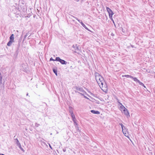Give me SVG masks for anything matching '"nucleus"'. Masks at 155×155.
Segmentation results:
<instances>
[{
  "mask_svg": "<svg viewBox=\"0 0 155 155\" xmlns=\"http://www.w3.org/2000/svg\"><path fill=\"white\" fill-rule=\"evenodd\" d=\"M143 87H144L145 88H146V87L144 85H144L143 86H142Z\"/></svg>",
  "mask_w": 155,
  "mask_h": 155,
  "instance_id": "obj_46",
  "label": "nucleus"
},
{
  "mask_svg": "<svg viewBox=\"0 0 155 155\" xmlns=\"http://www.w3.org/2000/svg\"><path fill=\"white\" fill-rule=\"evenodd\" d=\"M22 67L23 68V66H22ZM23 69L24 70H25L26 69V68H23Z\"/></svg>",
  "mask_w": 155,
  "mask_h": 155,
  "instance_id": "obj_45",
  "label": "nucleus"
},
{
  "mask_svg": "<svg viewBox=\"0 0 155 155\" xmlns=\"http://www.w3.org/2000/svg\"><path fill=\"white\" fill-rule=\"evenodd\" d=\"M81 25L83 27H84L85 29L88 31H89L91 32V31L84 24V23L82 21H81V22L80 23Z\"/></svg>",
  "mask_w": 155,
  "mask_h": 155,
  "instance_id": "obj_9",
  "label": "nucleus"
},
{
  "mask_svg": "<svg viewBox=\"0 0 155 155\" xmlns=\"http://www.w3.org/2000/svg\"><path fill=\"white\" fill-rule=\"evenodd\" d=\"M22 36H21L18 40V43H21V42L22 41Z\"/></svg>",
  "mask_w": 155,
  "mask_h": 155,
  "instance_id": "obj_28",
  "label": "nucleus"
},
{
  "mask_svg": "<svg viewBox=\"0 0 155 155\" xmlns=\"http://www.w3.org/2000/svg\"><path fill=\"white\" fill-rule=\"evenodd\" d=\"M121 31H122L124 33V34L126 33V31H125V29H124L123 28H122Z\"/></svg>",
  "mask_w": 155,
  "mask_h": 155,
  "instance_id": "obj_32",
  "label": "nucleus"
},
{
  "mask_svg": "<svg viewBox=\"0 0 155 155\" xmlns=\"http://www.w3.org/2000/svg\"><path fill=\"white\" fill-rule=\"evenodd\" d=\"M49 147L50 148H51V149H52V147H51V146L50 144H49Z\"/></svg>",
  "mask_w": 155,
  "mask_h": 155,
  "instance_id": "obj_44",
  "label": "nucleus"
},
{
  "mask_svg": "<svg viewBox=\"0 0 155 155\" xmlns=\"http://www.w3.org/2000/svg\"><path fill=\"white\" fill-rule=\"evenodd\" d=\"M84 98H85V99H89V98H88L87 97H86V96H85V95H84Z\"/></svg>",
  "mask_w": 155,
  "mask_h": 155,
  "instance_id": "obj_42",
  "label": "nucleus"
},
{
  "mask_svg": "<svg viewBox=\"0 0 155 155\" xmlns=\"http://www.w3.org/2000/svg\"><path fill=\"white\" fill-rule=\"evenodd\" d=\"M91 96H93V97H95V94H93V93H91V94H90Z\"/></svg>",
  "mask_w": 155,
  "mask_h": 155,
  "instance_id": "obj_38",
  "label": "nucleus"
},
{
  "mask_svg": "<svg viewBox=\"0 0 155 155\" xmlns=\"http://www.w3.org/2000/svg\"><path fill=\"white\" fill-rule=\"evenodd\" d=\"M19 50H16V51L15 52L13 56V58L14 59H16L17 58L18 55L19 53Z\"/></svg>",
  "mask_w": 155,
  "mask_h": 155,
  "instance_id": "obj_7",
  "label": "nucleus"
},
{
  "mask_svg": "<svg viewBox=\"0 0 155 155\" xmlns=\"http://www.w3.org/2000/svg\"><path fill=\"white\" fill-rule=\"evenodd\" d=\"M63 150L64 152H65L66 151V149L65 148H64L63 149Z\"/></svg>",
  "mask_w": 155,
  "mask_h": 155,
  "instance_id": "obj_43",
  "label": "nucleus"
},
{
  "mask_svg": "<svg viewBox=\"0 0 155 155\" xmlns=\"http://www.w3.org/2000/svg\"><path fill=\"white\" fill-rule=\"evenodd\" d=\"M122 130L123 131V132H127V134H128V129L127 128H126L125 127L123 128V129H122Z\"/></svg>",
  "mask_w": 155,
  "mask_h": 155,
  "instance_id": "obj_15",
  "label": "nucleus"
},
{
  "mask_svg": "<svg viewBox=\"0 0 155 155\" xmlns=\"http://www.w3.org/2000/svg\"><path fill=\"white\" fill-rule=\"evenodd\" d=\"M110 35L111 36H114V34L112 32L111 33V34H110Z\"/></svg>",
  "mask_w": 155,
  "mask_h": 155,
  "instance_id": "obj_40",
  "label": "nucleus"
},
{
  "mask_svg": "<svg viewBox=\"0 0 155 155\" xmlns=\"http://www.w3.org/2000/svg\"><path fill=\"white\" fill-rule=\"evenodd\" d=\"M122 112L126 116L127 118H129V117H130L129 113L128 110L126 108L124 109V110H123V111H122Z\"/></svg>",
  "mask_w": 155,
  "mask_h": 155,
  "instance_id": "obj_5",
  "label": "nucleus"
},
{
  "mask_svg": "<svg viewBox=\"0 0 155 155\" xmlns=\"http://www.w3.org/2000/svg\"><path fill=\"white\" fill-rule=\"evenodd\" d=\"M73 88L74 89H75L76 90L78 91H79L83 93H84L85 94H86L87 95H88L87 94L86 92L83 89V87H79L77 86H74L73 87Z\"/></svg>",
  "mask_w": 155,
  "mask_h": 155,
  "instance_id": "obj_3",
  "label": "nucleus"
},
{
  "mask_svg": "<svg viewBox=\"0 0 155 155\" xmlns=\"http://www.w3.org/2000/svg\"><path fill=\"white\" fill-rule=\"evenodd\" d=\"M71 116L72 120L73 119H76L75 116L74 114H71Z\"/></svg>",
  "mask_w": 155,
  "mask_h": 155,
  "instance_id": "obj_23",
  "label": "nucleus"
},
{
  "mask_svg": "<svg viewBox=\"0 0 155 155\" xmlns=\"http://www.w3.org/2000/svg\"><path fill=\"white\" fill-rule=\"evenodd\" d=\"M122 77H126V78H133V76H131V75H122Z\"/></svg>",
  "mask_w": 155,
  "mask_h": 155,
  "instance_id": "obj_16",
  "label": "nucleus"
},
{
  "mask_svg": "<svg viewBox=\"0 0 155 155\" xmlns=\"http://www.w3.org/2000/svg\"><path fill=\"white\" fill-rule=\"evenodd\" d=\"M73 108L71 106H70L69 107V113L71 114H74L73 112Z\"/></svg>",
  "mask_w": 155,
  "mask_h": 155,
  "instance_id": "obj_14",
  "label": "nucleus"
},
{
  "mask_svg": "<svg viewBox=\"0 0 155 155\" xmlns=\"http://www.w3.org/2000/svg\"><path fill=\"white\" fill-rule=\"evenodd\" d=\"M73 122H74H74H76V121H77V120L76 119H73L72 120Z\"/></svg>",
  "mask_w": 155,
  "mask_h": 155,
  "instance_id": "obj_41",
  "label": "nucleus"
},
{
  "mask_svg": "<svg viewBox=\"0 0 155 155\" xmlns=\"http://www.w3.org/2000/svg\"><path fill=\"white\" fill-rule=\"evenodd\" d=\"M18 146L21 151H23L24 152L25 151V150L23 149L21 147V144H19V145H18Z\"/></svg>",
  "mask_w": 155,
  "mask_h": 155,
  "instance_id": "obj_19",
  "label": "nucleus"
},
{
  "mask_svg": "<svg viewBox=\"0 0 155 155\" xmlns=\"http://www.w3.org/2000/svg\"><path fill=\"white\" fill-rule=\"evenodd\" d=\"M35 124V126L36 127H38L40 125V124H38L37 123H36Z\"/></svg>",
  "mask_w": 155,
  "mask_h": 155,
  "instance_id": "obj_33",
  "label": "nucleus"
},
{
  "mask_svg": "<svg viewBox=\"0 0 155 155\" xmlns=\"http://www.w3.org/2000/svg\"><path fill=\"white\" fill-rule=\"evenodd\" d=\"M31 35V34L30 35H29V36L28 37V38H29L30 36V35Z\"/></svg>",
  "mask_w": 155,
  "mask_h": 155,
  "instance_id": "obj_51",
  "label": "nucleus"
},
{
  "mask_svg": "<svg viewBox=\"0 0 155 155\" xmlns=\"http://www.w3.org/2000/svg\"><path fill=\"white\" fill-rule=\"evenodd\" d=\"M74 18L75 19H76L80 23L81 22V21H82V20H81L79 19H78V18L74 17Z\"/></svg>",
  "mask_w": 155,
  "mask_h": 155,
  "instance_id": "obj_34",
  "label": "nucleus"
},
{
  "mask_svg": "<svg viewBox=\"0 0 155 155\" xmlns=\"http://www.w3.org/2000/svg\"><path fill=\"white\" fill-rule=\"evenodd\" d=\"M72 47L74 48V50H75V51H74V52L76 53L77 51H76L77 50H79L78 47L77 46V44H76L75 45H73L72 46Z\"/></svg>",
  "mask_w": 155,
  "mask_h": 155,
  "instance_id": "obj_12",
  "label": "nucleus"
},
{
  "mask_svg": "<svg viewBox=\"0 0 155 155\" xmlns=\"http://www.w3.org/2000/svg\"><path fill=\"white\" fill-rule=\"evenodd\" d=\"M94 76L95 77V79L97 82V81L99 80L100 79V77H101V75L100 74L97 72H95L94 73Z\"/></svg>",
  "mask_w": 155,
  "mask_h": 155,
  "instance_id": "obj_6",
  "label": "nucleus"
},
{
  "mask_svg": "<svg viewBox=\"0 0 155 155\" xmlns=\"http://www.w3.org/2000/svg\"><path fill=\"white\" fill-rule=\"evenodd\" d=\"M74 18L75 19H76L80 23L81 22V21H82V20H81L79 19H78V18L74 17Z\"/></svg>",
  "mask_w": 155,
  "mask_h": 155,
  "instance_id": "obj_35",
  "label": "nucleus"
},
{
  "mask_svg": "<svg viewBox=\"0 0 155 155\" xmlns=\"http://www.w3.org/2000/svg\"><path fill=\"white\" fill-rule=\"evenodd\" d=\"M93 114H100V112L98 111H96L94 110H91L90 111Z\"/></svg>",
  "mask_w": 155,
  "mask_h": 155,
  "instance_id": "obj_11",
  "label": "nucleus"
},
{
  "mask_svg": "<svg viewBox=\"0 0 155 155\" xmlns=\"http://www.w3.org/2000/svg\"><path fill=\"white\" fill-rule=\"evenodd\" d=\"M50 135H52V133L50 134Z\"/></svg>",
  "mask_w": 155,
  "mask_h": 155,
  "instance_id": "obj_52",
  "label": "nucleus"
},
{
  "mask_svg": "<svg viewBox=\"0 0 155 155\" xmlns=\"http://www.w3.org/2000/svg\"><path fill=\"white\" fill-rule=\"evenodd\" d=\"M0 155H5L3 154H2V153H0Z\"/></svg>",
  "mask_w": 155,
  "mask_h": 155,
  "instance_id": "obj_48",
  "label": "nucleus"
},
{
  "mask_svg": "<svg viewBox=\"0 0 155 155\" xmlns=\"http://www.w3.org/2000/svg\"><path fill=\"white\" fill-rule=\"evenodd\" d=\"M20 45H21V43H18V45H17V50H19V48L20 46Z\"/></svg>",
  "mask_w": 155,
  "mask_h": 155,
  "instance_id": "obj_24",
  "label": "nucleus"
},
{
  "mask_svg": "<svg viewBox=\"0 0 155 155\" xmlns=\"http://www.w3.org/2000/svg\"><path fill=\"white\" fill-rule=\"evenodd\" d=\"M106 9L107 11L109 14V16L110 18L113 21V22L114 24H115L114 21L113 20L112 18V15L114 14V13L109 8L107 7ZM114 25H115V24H114Z\"/></svg>",
  "mask_w": 155,
  "mask_h": 155,
  "instance_id": "obj_1",
  "label": "nucleus"
},
{
  "mask_svg": "<svg viewBox=\"0 0 155 155\" xmlns=\"http://www.w3.org/2000/svg\"><path fill=\"white\" fill-rule=\"evenodd\" d=\"M10 40L14 42V35L13 34H12L9 37Z\"/></svg>",
  "mask_w": 155,
  "mask_h": 155,
  "instance_id": "obj_13",
  "label": "nucleus"
},
{
  "mask_svg": "<svg viewBox=\"0 0 155 155\" xmlns=\"http://www.w3.org/2000/svg\"><path fill=\"white\" fill-rule=\"evenodd\" d=\"M131 78L133 79L134 80V81H136L137 82L139 81L136 78H134V77H133V78Z\"/></svg>",
  "mask_w": 155,
  "mask_h": 155,
  "instance_id": "obj_20",
  "label": "nucleus"
},
{
  "mask_svg": "<svg viewBox=\"0 0 155 155\" xmlns=\"http://www.w3.org/2000/svg\"><path fill=\"white\" fill-rule=\"evenodd\" d=\"M100 77V79H99V80L97 81V83L98 84L99 86L101 87V85H100V84H101L102 85V87H103V85L104 84L103 83L104 82V83L106 84L105 85V86L106 85L107 86L106 82L104 81V78L101 76Z\"/></svg>",
  "mask_w": 155,
  "mask_h": 155,
  "instance_id": "obj_2",
  "label": "nucleus"
},
{
  "mask_svg": "<svg viewBox=\"0 0 155 155\" xmlns=\"http://www.w3.org/2000/svg\"><path fill=\"white\" fill-rule=\"evenodd\" d=\"M123 133L124 134V135H125V136H126V137H128V135H127L128 134H127V132H124V133Z\"/></svg>",
  "mask_w": 155,
  "mask_h": 155,
  "instance_id": "obj_36",
  "label": "nucleus"
},
{
  "mask_svg": "<svg viewBox=\"0 0 155 155\" xmlns=\"http://www.w3.org/2000/svg\"><path fill=\"white\" fill-rule=\"evenodd\" d=\"M56 61L59 62L62 64H66L67 62L65 60L62 59L60 58L59 57H56Z\"/></svg>",
  "mask_w": 155,
  "mask_h": 155,
  "instance_id": "obj_4",
  "label": "nucleus"
},
{
  "mask_svg": "<svg viewBox=\"0 0 155 155\" xmlns=\"http://www.w3.org/2000/svg\"><path fill=\"white\" fill-rule=\"evenodd\" d=\"M70 68L71 69H73V67H72V66H71L70 67Z\"/></svg>",
  "mask_w": 155,
  "mask_h": 155,
  "instance_id": "obj_47",
  "label": "nucleus"
},
{
  "mask_svg": "<svg viewBox=\"0 0 155 155\" xmlns=\"http://www.w3.org/2000/svg\"><path fill=\"white\" fill-rule=\"evenodd\" d=\"M75 93H78L79 94H80L81 95H82V96H83L84 95V93H83H83H80V92H78V91H75Z\"/></svg>",
  "mask_w": 155,
  "mask_h": 155,
  "instance_id": "obj_26",
  "label": "nucleus"
},
{
  "mask_svg": "<svg viewBox=\"0 0 155 155\" xmlns=\"http://www.w3.org/2000/svg\"><path fill=\"white\" fill-rule=\"evenodd\" d=\"M75 128L77 130V131H78L79 132H81V131L79 129V127H78L77 126H75Z\"/></svg>",
  "mask_w": 155,
  "mask_h": 155,
  "instance_id": "obj_22",
  "label": "nucleus"
},
{
  "mask_svg": "<svg viewBox=\"0 0 155 155\" xmlns=\"http://www.w3.org/2000/svg\"><path fill=\"white\" fill-rule=\"evenodd\" d=\"M138 83L140 85H141V86H143L144 85V84L143 83L141 82L140 81H138Z\"/></svg>",
  "mask_w": 155,
  "mask_h": 155,
  "instance_id": "obj_27",
  "label": "nucleus"
},
{
  "mask_svg": "<svg viewBox=\"0 0 155 155\" xmlns=\"http://www.w3.org/2000/svg\"><path fill=\"white\" fill-rule=\"evenodd\" d=\"M72 19V20L73 21H74L75 20H74L73 19Z\"/></svg>",
  "mask_w": 155,
  "mask_h": 155,
  "instance_id": "obj_50",
  "label": "nucleus"
},
{
  "mask_svg": "<svg viewBox=\"0 0 155 155\" xmlns=\"http://www.w3.org/2000/svg\"><path fill=\"white\" fill-rule=\"evenodd\" d=\"M13 42V41L9 40V41L8 42L7 44V45L9 46H10Z\"/></svg>",
  "mask_w": 155,
  "mask_h": 155,
  "instance_id": "obj_18",
  "label": "nucleus"
},
{
  "mask_svg": "<svg viewBox=\"0 0 155 155\" xmlns=\"http://www.w3.org/2000/svg\"><path fill=\"white\" fill-rule=\"evenodd\" d=\"M26 96H28V93H27V94H26Z\"/></svg>",
  "mask_w": 155,
  "mask_h": 155,
  "instance_id": "obj_49",
  "label": "nucleus"
},
{
  "mask_svg": "<svg viewBox=\"0 0 155 155\" xmlns=\"http://www.w3.org/2000/svg\"><path fill=\"white\" fill-rule=\"evenodd\" d=\"M28 35V33H26V34L25 35L24 37V38L23 40V42L24 41L25 39L26 38V37Z\"/></svg>",
  "mask_w": 155,
  "mask_h": 155,
  "instance_id": "obj_30",
  "label": "nucleus"
},
{
  "mask_svg": "<svg viewBox=\"0 0 155 155\" xmlns=\"http://www.w3.org/2000/svg\"><path fill=\"white\" fill-rule=\"evenodd\" d=\"M118 102L119 104V105L120 106V107L121 109V111H123V110H124V109H125L126 108L124 107V105H122V104L121 103L119 102L118 101Z\"/></svg>",
  "mask_w": 155,
  "mask_h": 155,
  "instance_id": "obj_10",
  "label": "nucleus"
},
{
  "mask_svg": "<svg viewBox=\"0 0 155 155\" xmlns=\"http://www.w3.org/2000/svg\"><path fill=\"white\" fill-rule=\"evenodd\" d=\"M119 125L121 126L122 129H123V128L125 127L122 123H119Z\"/></svg>",
  "mask_w": 155,
  "mask_h": 155,
  "instance_id": "obj_29",
  "label": "nucleus"
},
{
  "mask_svg": "<svg viewBox=\"0 0 155 155\" xmlns=\"http://www.w3.org/2000/svg\"><path fill=\"white\" fill-rule=\"evenodd\" d=\"M2 76L0 72V84L2 83Z\"/></svg>",
  "mask_w": 155,
  "mask_h": 155,
  "instance_id": "obj_21",
  "label": "nucleus"
},
{
  "mask_svg": "<svg viewBox=\"0 0 155 155\" xmlns=\"http://www.w3.org/2000/svg\"><path fill=\"white\" fill-rule=\"evenodd\" d=\"M68 16L69 17V18L71 19H72V18L73 17H74L72 15H68Z\"/></svg>",
  "mask_w": 155,
  "mask_h": 155,
  "instance_id": "obj_25",
  "label": "nucleus"
},
{
  "mask_svg": "<svg viewBox=\"0 0 155 155\" xmlns=\"http://www.w3.org/2000/svg\"><path fill=\"white\" fill-rule=\"evenodd\" d=\"M74 125H75V126H78V124L76 122H74Z\"/></svg>",
  "mask_w": 155,
  "mask_h": 155,
  "instance_id": "obj_37",
  "label": "nucleus"
},
{
  "mask_svg": "<svg viewBox=\"0 0 155 155\" xmlns=\"http://www.w3.org/2000/svg\"><path fill=\"white\" fill-rule=\"evenodd\" d=\"M130 46H131V47L132 48H136V47H135L134 46V45H131V44H130Z\"/></svg>",
  "mask_w": 155,
  "mask_h": 155,
  "instance_id": "obj_39",
  "label": "nucleus"
},
{
  "mask_svg": "<svg viewBox=\"0 0 155 155\" xmlns=\"http://www.w3.org/2000/svg\"><path fill=\"white\" fill-rule=\"evenodd\" d=\"M14 140H15V143L17 146L19 144H20L17 138L15 139Z\"/></svg>",
  "mask_w": 155,
  "mask_h": 155,
  "instance_id": "obj_17",
  "label": "nucleus"
},
{
  "mask_svg": "<svg viewBox=\"0 0 155 155\" xmlns=\"http://www.w3.org/2000/svg\"><path fill=\"white\" fill-rule=\"evenodd\" d=\"M56 61V59H54L52 57H51L49 61Z\"/></svg>",
  "mask_w": 155,
  "mask_h": 155,
  "instance_id": "obj_31",
  "label": "nucleus"
},
{
  "mask_svg": "<svg viewBox=\"0 0 155 155\" xmlns=\"http://www.w3.org/2000/svg\"><path fill=\"white\" fill-rule=\"evenodd\" d=\"M52 70L54 73L55 74L56 76L58 75L57 74V67L54 66Z\"/></svg>",
  "mask_w": 155,
  "mask_h": 155,
  "instance_id": "obj_8",
  "label": "nucleus"
}]
</instances>
